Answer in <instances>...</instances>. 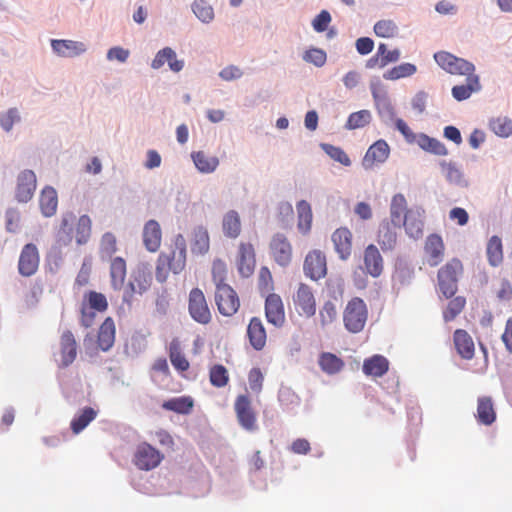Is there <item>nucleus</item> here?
I'll use <instances>...</instances> for the list:
<instances>
[{
  "mask_svg": "<svg viewBox=\"0 0 512 512\" xmlns=\"http://www.w3.org/2000/svg\"><path fill=\"white\" fill-rule=\"evenodd\" d=\"M488 262L491 266L497 267L503 262V246L501 238L492 236L486 248Z\"/></svg>",
  "mask_w": 512,
  "mask_h": 512,
  "instance_id": "44",
  "label": "nucleus"
},
{
  "mask_svg": "<svg viewBox=\"0 0 512 512\" xmlns=\"http://www.w3.org/2000/svg\"><path fill=\"white\" fill-rule=\"evenodd\" d=\"M303 271L305 276L313 281L324 278L327 275L325 254L318 249L309 251L304 259Z\"/></svg>",
  "mask_w": 512,
  "mask_h": 512,
  "instance_id": "12",
  "label": "nucleus"
},
{
  "mask_svg": "<svg viewBox=\"0 0 512 512\" xmlns=\"http://www.w3.org/2000/svg\"><path fill=\"white\" fill-rule=\"evenodd\" d=\"M476 418L484 425H491L495 421L496 412L490 397L484 396L478 399Z\"/></svg>",
  "mask_w": 512,
  "mask_h": 512,
  "instance_id": "37",
  "label": "nucleus"
},
{
  "mask_svg": "<svg viewBox=\"0 0 512 512\" xmlns=\"http://www.w3.org/2000/svg\"><path fill=\"white\" fill-rule=\"evenodd\" d=\"M434 59L443 70L450 74L470 76L475 71L471 62L446 51L435 53Z\"/></svg>",
  "mask_w": 512,
  "mask_h": 512,
  "instance_id": "7",
  "label": "nucleus"
},
{
  "mask_svg": "<svg viewBox=\"0 0 512 512\" xmlns=\"http://www.w3.org/2000/svg\"><path fill=\"white\" fill-rule=\"evenodd\" d=\"M407 211V202L402 194H396L393 196L390 206L391 223L394 225H400L402 220L405 218Z\"/></svg>",
  "mask_w": 512,
  "mask_h": 512,
  "instance_id": "45",
  "label": "nucleus"
},
{
  "mask_svg": "<svg viewBox=\"0 0 512 512\" xmlns=\"http://www.w3.org/2000/svg\"><path fill=\"white\" fill-rule=\"evenodd\" d=\"M338 316V309L336 302L327 300L319 309V320L322 327L332 324Z\"/></svg>",
  "mask_w": 512,
  "mask_h": 512,
  "instance_id": "52",
  "label": "nucleus"
},
{
  "mask_svg": "<svg viewBox=\"0 0 512 512\" xmlns=\"http://www.w3.org/2000/svg\"><path fill=\"white\" fill-rule=\"evenodd\" d=\"M142 240L144 247L149 252L159 250L162 243V230L160 224L154 220H148L143 227Z\"/></svg>",
  "mask_w": 512,
  "mask_h": 512,
  "instance_id": "24",
  "label": "nucleus"
},
{
  "mask_svg": "<svg viewBox=\"0 0 512 512\" xmlns=\"http://www.w3.org/2000/svg\"><path fill=\"white\" fill-rule=\"evenodd\" d=\"M278 400L285 410H292L300 404V398L289 387H282L279 390Z\"/></svg>",
  "mask_w": 512,
  "mask_h": 512,
  "instance_id": "55",
  "label": "nucleus"
},
{
  "mask_svg": "<svg viewBox=\"0 0 512 512\" xmlns=\"http://www.w3.org/2000/svg\"><path fill=\"white\" fill-rule=\"evenodd\" d=\"M364 270L370 276L377 278L384 270V260L379 249L374 244H369L363 252Z\"/></svg>",
  "mask_w": 512,
  "mask_h": 512,
  "instance_id": "22",
  "label": "nucleus"
},
{
  "mask_svg": "<svg viewBox=\"0 0 512 512\" xmlns=\"http://www.w3.org/2000/svg\"><path fill=\"white\" fill-rule=\"evenodd\" d=\"M303 59L317 67H322L326 63L327 55L322 49L311 48L304 53Z\"/></svg>",
  "mask_w": 512,
  "mask_h": 512,
  "instance_id": "64",
  "label": "nucleus"
},
{
  "mask_svg": "<svg viewBox=\"0 0 512 512\" xmlns=\"http://www.w3.org/2000/svg\"><path fill=\"white\" fill-rule=\"evenodd\" d=\"M321 147L325 151V153L329 155L333 160L341 163L344 166L351 165V160L349 156L342 148L331 144H322Z\"/></svg>",
  "mask_w": 512,
  "mask_h": 512,
  "instance_id": "58",
  "label": "nucleus"
},
{
  "mask_svg": "<svg viewBox=\"0 0 512 512\" xmlns=\"http://www.w3.org/2000/svg\"><path fill=\"white\" fill-rule=\"evenodd\" d=\"M265 316L267 321L275 327H282L285 323V310L281 297L269 293L265 300Z\"/></svg>",
  "mask_w": 512,
  "mask_h": 512,
  "instance_id": "19",
  "label": "nucleus"
},
{
  "mask_svg": "<svg viewBox=\"0 0 512 512\" xmlns=\"http://www.w3.org/2000/svg\"><path fill=\"white\" fill-rule=\"evenodd\" d=\"M97 416V411L92 407H85L71 421V429L74 434H79L84 430Z\"/></svg>",
  "mask_w": 512,
  "mask_h": 512,
  "instance_id": "46",
  "label": "nucleus"
},
{
  "mask_svg": "<svg viewBox=\"0 0 512 512\" xmlns=\"http://www.w3.org/2000/svg\"><path fill=\"white\" fill-rule=\"evenodd\" d=\"M194 406V401L190 396H180L171 398L162 403V408L167 411H173L178 414H189Z\"/></svg>",
  "mask_w": 512,
  "mask_h": 512,
  "instance_id": "41",
  "label": "nucleus"
},
{
  "mask_svg": "<svg viewBox=\"0 0 512 512\" xmlns=\"http://www.w3.org/2000/svg\"><path fill=\"white\" fill-rule=\"evenodd\" d=\"M37 186L36 175L32 170H24L17 177L15 197L18 202L27 203L34 195Z\"/></svg>",
  "mask_w": 512,
  "mask_h": 512,
  "instance_id": "18",
  "label": "nucleus"
},
{
  "mask_svg": "<svg viewBox=\"0 0 512 512\" xmlns=\"http://www.w3.org/2000/svg\"><path fill=\"white\" fill-rule=\"evenodd\" d=\"M439 166L442 174L450 184L460 187L468 185L463 172L455 162L442 160L439 162Z\"/></svg>",
  "mask_w": 512,
  "mask_h": 512,
  "instance_id": "33",
  "label": "nucleus"
},
{
  "mask_svg": "<svg viewBox=\"0 0 512 512\" xmlns=\"http://www.w3.org/2000/svg\"><path fill=\"white\" fill-rule=\"evenodd\" d=\"M168 355L172 366L179 373L189 370L190 363L182 351L181 342L177 338L172 339L169 343Z\"/></svg>",
  "mask_w": 512,
  "mask_h": 512,
  "instance_id": "30",
  "label": "nucleus"
},
{
  "mask_svg": "<svg viewBox=\"0 0 512 512\" xmlns=\"http://www.w3.org/2000/svg\"><path fill=\"white\" fill-rule=\"evenodd\" d=\"M89 309L104 313L108 309V301L104 294L90 290L83 295L80 306V324L89 328L93 326V316L88 314Z\"/></svg>",
  "mask_w": 512,
  "mask_h": 512,
  "instance_id": "6",
  "label": "nucleus"
},
{
  "mask_svg": "<svg viewBox=\"0 0 512 512\" xmlns=\"http://www.w3.org/2000/svg\"><path fill=\"white\" fill-rule=\"evenodd\" d=\"M368 319V308L360 297L351 298L343 310V324L345 329L353 334L361 332Z\"/></svg>",
  "mask_w": 512,
  "mask_h": 512,
  "instance_id": "3",
  "label": "nucleus"
},
{
  "mask_svg": "<svg viewBox=\"0 0 512 512\" xmlns=\"http://www.w3.org/2000/svg\"><path fill=\"white\" fill-rule=\"evenodd\" d=\"M116 328L114 320L107 317L99 327L97 344L102 351H108L115 342Z\"/></svg>",
  "mask_w": 512,
  "mask_h": 512,
  "instance_id": "29",
  "label": "nucleus"
},
{
  "mask_svg": "<svg viewBox=\"0 0 512 512\" xmlns=\"http://www.w3.org/2000/svg\"><path fill=\"white\" fill-rule=\"evenodd\" d=\"M226 275H227V267H226V264L224 263V261H222L220 259L214 260L213 264H212V279H213V282H214L216 288H218V286L228 285L225 282Z\"/></svg>",
  "mask_w": 512,
  "mask_h": 512,
  "instance_id": "60",
  "label": "nucleus"
},
{
  "mask_svg": "<svg viewBox=\"0 0 512 512\" xmlns=\"http://www.w3.org/2000/svg\"><path fill=\"white\" fill-rule=\"evenodd\" d=\"M446 308L443 310L442 316L445 322L453 321L466 306V298L464 296H453L449 298Z\"/></svg>",
  "mask_w": 512,
  "mask_h": 512,
  "instance_id": "48",
  "label": "nucleus"
},
{
  "mask_svg": "<svg viewBox=\"0 0 512 512\" xmlns=\"http://www.w3.org/2000/svg\"><path fill=\"white\" fill-rule=\"evenodd\" d=\"M235 413L239 424L248 431L257 429V418L251 401L247 395L237 396L234 403Z\"/></svg>",
  "mask_w": 512,
  "mask_h": 512,
  "instance_id": "16",
  "label": "nucleus"
},
{
  "mask_svg": "<svg viewBox=\"0 0 512 512\" xmlns=\"http://www.w3.org/2000/svg\"><path fill=\"white\" fill-rule=\"evenodd\" d=\"M215 303L223 316H233L240 307L236 291L230 285L218 286L215 290Z\"/></svg>",
  "mask_w": 512,
  "mask_h": 512,
  "instance_id": "10",
  "label": "nucleus"
},
{
  "mask_svg": "<svg viewBox=\"0 0 512 512\" xmlns=\"http://www.w3.org/2000/svg\"><path fill=\"white\" fill-rule=\"evenodd\" d=\"M247 336L250 345L257 351H261L267 342V333L262 320L253 317L247 327Z\"/></svg>",
  "mask_w": 512,
  "mask_h": 512,
  "instance_id": "25",
  "label": "nucleus"
},
{
  "mask_svg": "<svg viewBox=\"0 0 512 512\" xmlns=\"http://www.w3.org/2000/svg\"><path fill=\"white\" fill-rule=\"evenodd\" d=\"M191 158L196 166V168L201 173H212L219 166V159L216 156H210L204 151H196L192 152Z\"/></svg>",
  "mask_w": 512,
  "mask_h": 512,
  "instance_id": "38",
  "label": "nucleus"
},
{
  "mask_svg": "<svg viewBox=\"0 0 512 512\" xmlns=\"http://www.w3.org/2000/svg\"><path fill=\"white\" fill-rule=\"evenodd\" d=\"M39 206L43 216L52 217L55 215L58 207V196L53 187L46 186L42 189L39 197Z\"/></svg>",
  "mask_w": 512,
  "mask_h": 512,
  "instance_id": "31",
  "label": "nucleus"
},
{
  "mask_svg": "<svg viewBox=\"0 0 512 512\" xmlns=\"http://www.w3.org/2000/svg\"><path fill=\"white\" fill-rule=\"evenodd\" d=\"M464 272L458 258L450 259L437 272V286L445 298H452L458 291V283Z\"/></svg>",
  "mask_w": 512,
  "mask_h": 512,
  "instance_id": "2",
  "label": "nucleus"
},
{
  "mask_svg": "<svg viewBox=\"0 0 512 512\" xmlns=\"http://www.w3.org/2000/svg\"><path fill=\"white\" fill-rule=\"evenodd\" d=\"M374 32L382 38H392L396 36L398 27L392 20H380L374 25Z\"/></svg>",
  "mask_w": 512,
  "mask_h": 512,
  "instance_id": "57",
  "label": "nucleus"
},
{
  "mask_svg": "<svg viewBox=\"0 0 512 512\" xmlns=\"http://www.w3.org/2000/svg\"><path fill=\"white\" fill-rule=\"evenodd\" d=\"M127 274L126 261L122 257H115L110 263L111 286L114 290H121Z\"/></svg>",
  "mask_w": 512,
  "mask_h": 512,
  "instance_id": "34",
  "label": "nucleus"
},
{
  "mask_svg": "<svg viewBox=\"0 0 512 512\" xmlns=\"http://www.w3.org/2000/svg\"><path fill=\"white\" fill-rule=\"evenodd\" d=\"M223 231L227 237L236 238L241 232V221L235 210L227 212L223 218Z\"/></svg>",
  "mask_w": 512,
  "mask_h": 512,
  "instance_id": "47",
  "label": "nucleus"
},
{
  "mask_svg": "<svg viewBox=\"0 0 512 512\" xmlns=\"http://www.w3.org/2000/svg\"><path fill=\"white\" fill-rule=\"evenodd\" d=\"M331 240L339 258L347 260L352 252V232L347 227H340L332 233Z\"/></svg>",
  "mask_w": 512,
  "mask_h": 512,
  "instance_id": "23",
  "label": "nucleus"
},
{
  "mask_svg": "<svg viewBox=\"0 0 512 512\" xmlns=\"http://www.w3.org/2000/svg\"><path fill=\"white\" fill-rule=\"evenodd\" d=\"M76 216L72 211H67L62 214L59 226V235L65 236V244L70 243L73 239L77 245L82 246L89 242L92 235V220L87 215H81L73 227Z\"/></svg>",
  "mask_w": 512,
  "mask_h": 512,
  "instance_id": "1",
  "label": "nucleus"
},
{
  "mask_svg": "<svg viewBox=\"0 0 512 512\" xmlns=\"http://www.w3.org/2000/svg\"><path fill=\"white\" fill-rule=\"evenodd\" d=\"M51 47L53 51L66 58L79 56L86 51V45L83 42L73 40H51Z\"/></svg>",
  "mask_w": 512,
  "mask_h": 512,
  "instance_id": "26",
  "label": "nucleus"
},
{
  "mask_svg": "<svg viewBox=\"0 0 512 512\" xmlns=\"http://www.w3.org/2000/svg\"><path fill=\"white\" fill-rule=\"evenodd\" d=\"M6 230L10 233H16L21 228V213L16 208H9L5 213Z\"/></svg>",
  "mask_w": 512,
  "mask_h": 512,
  "instance_id": "59",
  "label": "nucleus"
},
{
  "mask_svg": "<svg viewBox=\"0 0 512 512\" xmlns=\"http://www.w3.org/2000/svg\"><path fill=\"white\" fill-rule=\"evenodd\" d=\"M481 89L479 77L471 74L467 76V83L463 85H456L452 88V96L457 101H463L468 99L472 93L478 92Z\"/></svg>",
  "mask_w": 512,
  "mask_h": 512,
  "instance_id": "35",
  "label": "nucleus"
},
{
  "mask_svg": "<svg viewBox=\"0 0 512 512\" xmlns=\"http://www.w3.org/2000/svg\"><path fill=\"white\" fill-rule=\"evenodd\" d=\"M258 288L261 293H269L274 288L272 274L266 266H262L259 270Z\"/></svg>",
  "mask_w": 512,
  "mask_h": 512,
  "instance_id": "61",
  "label": "nucleus"
},
{
  "mask_svg": "<svg viewBox=\"0 0 512 512\" xmlns=\"http://www.w3.org/2000/svg\"><path fill=\"white\" fill-rule=\"evenodd\" d=\"M321 370L329 375L337 374L344 368V361L330 352H323L318 360Z\"/></svg>",
  "mask_w": 512,
  "mask_h": 512,
  "instance_id": "39",
  "label": "nucleus"
},
{
  "mask_svg": "<svg viewBox=\"0 0 512 512\" xmlns=\"http://www.w3.org/2000/svg\"><path fill=\"white\" fill-rule=\"evenodd\" d=\"M269 251L272 259L281 267H287L292 261V245L282 233L273 235L269 243Z\"/></svg>",
  "mask_w": 512,
  "mask_h": 512,
  "instance_id": "11",
  "label": "nucleus"
},
{
  "mask_svg": "<svg viewBox=\"0 0 512 512\" xmlns=\"http://www.w3.org/2000/svg\"><path fill=\"white\" fill-rule=\"evenodd\" d=\"M296 208L298 216L297 228L300 233L307 235L311 230L313 220L311 206L307 201L301 200L297 203Z\"/></svg>",
  "mask_w": 512,
  "mask_h": 512,
  "instance_id": "36",
  "label": "nucleus"
},
{
  "mask_svg": "<svg viewBox=\"0 0 512 512\" xmlns=\"http://www.w3.org/2000/svg\"><path fill=\"white\" fill-rule=\"evenodd\" d=\"M21 119L19 111L17 108H10L5 113L0 115V126L6 131L9 132L12 130L13 125L19 122Z\"/></svg>",
  "mask_w": 512,
  "mask_h": 512,
  "instance_id": "62",
  "label": "nucleus"
},
{
  "mask_svg": "<svg viewBox=\"0 0 512 512\" xmlns=\"http://www.w3.org/2000/svg\"><path fill=\"white\" fill-rule=\"evenodd\" d=\"M390 154V147L385 140H377L367 150L363 158V167L372 169L374 166L384 163Z\"/></svg>",
  "mask_w": 512,
  "mask_h": 512,
  "instance_id": "21",
  "label": "nucleus"
},
{
  "mask_svg": "<svg viewBox=\"0 0 512 512\" xmlns=\"http://www.w3.org/2000/svg\"><path fill=\"white\" fill-rule=\"evenodd\" d=\"M117 250V241L114 234L106 232L100 240V252L102 255L112 256Z\"/></svg>",
  "mask_w": 512,
  "mask_h": 512,
  "instance_id": "63",
  "label": "nucleus"
},
{
  "mask_svg": "<svg viewBox=\"0 0 512 512\" xmlns=\"http://www.w3.org/2000/svg\"><path fill=\"white\" fill-rule=\"evenodd\" d=\"M293 304L300 316L311 318L316 313V298L311 286L300 283L293 295Z\"/></svg>",
  "mask_w": 512,
  "mask_h": 512,
  "instance_id": "9",
  "label": "nucleus"
},
{
  "mask_svg": "<svg viewBox=\"0 0 512 512\" xmlns=\"http://www.w3.org/2000/svg\"><path fill=\"white\" fill-rule=\"evenodd\" d=\"M209 379L214 387L222 388L228 384L229 374L223 365L217 364L210 368Z\"/></svg>",
  "mask_w": 512,
  "mask_h": 512,
  "instance_id": "53",
  "label": "nucleus"
},
{
  "mask_svg": "<svg viewBox=\"0 0 512 512\" xmlns=\"http://www.w3.org/2000/svg\"><path fill=\"white\" fill-rule=\"evenodd\" d=\"M421 149L439 156L447 155L448 150L439 140L432 138L424 133L418 134L415 142Z\"/></svg>",
  "mask_w": 512,
  "mask_h": 512,
  "instance_id": "40",
  "label": "nucleus"
},
{
  "mask_svg": "<svg viewBox=\"0 0 512 512\" xmlns=\"http://www.w3.org/2000/svg\"><path fill=\"white\" fill-rule=\"evenodd\" d=\"M152 284V274L148 263L137 265L130 276L127 286L124 288L123 301L131 304L136 295L145 293Z\"/></svg>",
  "mask_w": 512,
  "mask_h": 512,
  "instance_id": "4",
  "label": "nucleus"
},
{
  "mask_svg": "<svg viewBox=\"0 0 512 512\" xmlns=\"http://www.w3.org/2000/svg\"><path fill=\"white\" fill-rule=\"evenodd\" d=\"M416 72V66L411 63H402L393 67L384 73L383 77L387 80H397L400 78L408 77Z\"/></svg>",
  "mask_w": 512,
  "mask_h": 512,
  "instance_id": "56",
  "label": "nucleus"
},
{
  "mask_svg": "<svg viewBox=\"0 0 512 512\" xmlns=\"http://www.w3.org/2000/svg\"><path fill=\"white\" fill-rule=\"evenodd\" d=\"M372 120V114L369 110H360L349 115L345 128L355 130L367 126Z\"/></svg>",
  "mask_w": 512,
  "mask_h": 512,
  "instance_id": "50",
  "label": "nucleus"
},
{
  "mask_svg": "<svg viewBox=\"0 0 512 512\" xmlns=\"http://www.w3.org/2000/svg\"><path fill=\"white\" fill-rule=\"evenodd\" d=\"M60 361L59 367L70 366L77 357V342L70 330H65L60 336Z\"/></svg>",
  "mask_w": 512,
  "mask_h": 512,
  "instance_id": "20",
  "label": "nucleus"
},
{
  "mask_svg": "<svg viewBox=\"0 0 512 512\" xmlns=\"http://www.w3.org/2000/svg\"><path fill=\"white\" fill-rule=\"evenodd\" d=\"M424 260L430 267L438 266L445 256V244L439 234H430L427 236L424 247Z\"/></svg>",
  "mask_w": 512,
  "mask_h": 512,
  "instance_id": "15",
  "label": "nucleus"
},
{
  "mask_svg": "<svg viewBox=\"0 0 512 512\" xmlns=\"http://www.w3.org/2000/svg\"><path fill=\"white\" fill-rule=\"evenodd\" d=\"M398 225H394L389 221H383L378 230L377 242L380 245L383 252L391 251L396 247L397 244V232L396 228Z\"/></svg>",
  "mask_w": 512,
  "mask_h": 512,
  "instance_id": "27",
  "label": "nucleus"
},
{
  "mask_svg": "<svg viewBox=\"0 0 512 512\" xmlns=\"http://www.w3.org/2000/svg\"><path fill=\"white\" fill-rule=\"evenodd\" d=\"M210 247L209 234L206 228L199 226L193 231L191 251L194 254L204 255Z\"/></svg>",
  "mask_w": 512,
  "mask_h": 512,
  "instance_id": "42",
  "label": "nucleus"
},
{
  "mask_svg": "<svg viewBox=\"0 0 512 512\" xmlns=\"http://www.w3.org/2000/svg\"><path fill=\"white\" fill-rule=\"evenodd\" d=\"M188 311L191 318L199 324L207 325L211 322L212 314L203 291L193 288L189 293Z\"/></svg>",
  "mask_w": 512,
  "mask_h": 512,
  "instance_id": "8",
  "label": "nucleus"
},
{
  "mask_svg": "<svg viewBox=\"0 0 512 512\" xmlns=\"http://www.w3.org/2000/svg\"><path fill=\"white\" fill-rule=\"evenodd\" d=\"M372 96L378 113L393 120L395 111L386 93H380L377 88H372Z\"/></svg>",
  "mask_w": 512,
  "mask_h": 512,
  "instance_id": "49",
  "label": "nucleus"
},
{
  "mask_svg": "<svg viewBox=\"0 0 512 512\" xmlns=\"http://www.w3.org/2000/svg\"><path fill=\"white\" fill-rule=\"evenodd\" d=\"M163 455L152 445L143 442L139 444L134 453L133 462L140 470H152L162 461Z\"/></svg>",
  "mask_w": 512,
  "mask_h": 512,
  "instance_id": "14",
  "label": "nucleus"
},
{
  "mask_svg": "<svg viewBox=\"0 0 512 512\" xmlns=\"http://www.w3.org/2000/svg\"><path fill=\"white\" fill-rule=\"evenodd\" d=\"M489 127L499 137L506 138L512 135V119L506 116L491 119Z\"/></svg>",
  "mask_w": 512,
  "mask_h": 512,
  "instance_id": "51",
  "label": "nucleus"
},
{
  "mask_svg": "<svg viewBox=\"0 0 512 512\" xmlns=\"http://www.w3.org/2000/svg\"><path fill=\"white\" fill-rule=\"evenodd\" d=\"M162 259L174 274H180L186 267L187 244L184 236L178 234L174 237L171 249L168 252H161Z\"/></svg>",
  "mask_w": 512,
  "mask_h": 512,
  "instance_id": "5",
  "label": "nucleus"
},
{
  "mask_svg": "<svg viewBox=\"0 0 512 512\" xmlns=\"http://www.w3.org/2000/svg\"><path fill=\"white\" fill-rule=\"evenodd\" d=\"M195 16L204 23H209L214 18V10L205 0H195L192 4Z\"/></svg>",
  "mask_w": 512,
  "mask_h": 512,
  "instance_id": "54",
  "label": "nucleus"
},
{
  "mask_svg": "<svg viewBox=\"0 0 512 512\" xmlns=\"http://www.w3.org/2000/svg\"><path fill=\"white\" fill-rule=\"evenodd\" d=\"M40 254L37 246L27 243L21 249L18 259V272L23 277H31L39 269Z\"/></svg>",
  "mask_w": 512,
  "mask_h": 512,
  "instance_id": "13",
  "label": "nucleus"
},
{
  "mask_svg": "<svg viewBox=\"0 0 512 512\" xmlns=\"http://www.w3.org/2000/svg\"><path fill=\"white\" fill-rule=\"evenodd\" d=\"M454 345L458 354L464 359H472L475 352L474 342L467 331L457 329L453 336Z\"/></svg>",
  "mask_w": 512,
  "mask_h": 512,
  "instance_id": "28",
  "label": "nucleus"
},
{
  "mask_svg": "<svg viewBox=\"0 0 512 512\" xmlns=\"http://www.w3.org/2000/svg\"><path fill=\"white\" fill-rule=\"evenodd\" d=\"M389 369L388 360L382 355H373L363 362V373L371 377H382Z\"/></svg>",
  "mask_w": 512,
  "mask_h": 512,
  "instance_id": "32",
  "label": "nucleus"
},
{
  "mask_svg": "<svg viewBox=\"0 0 512 512\" xmlns=\"http://www.w3.org/2000/svg\"><path fill=\"white\" fill-rule=\"evenodd\" d=\"M256 255L254 246L248 242H241L236 257V267L242 277L248 278L254 273Z\"/></svg>",
  "mask_w": 512,
  "mask_h": 512,
  "instance_id": "17",
  "label": "nucleus"
},
{
  "mask_svg": "<svg viewBox=\"0 0 512 512\" xmlns=\"http://www.w3.org/2000/svg\"><path fill=\"white\" fill-rule=\"evenodd\" d=\"M402 221L406 233L410 237L417 239L423 234L424 223L421 219L420 213L410 210Z\"/></svg>",
  "mask_w": 512,
  "mask_h": 512,
  "instance_id": "43",
  "label": "nucleus"
}]
</instances>
